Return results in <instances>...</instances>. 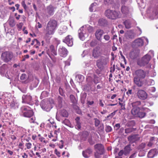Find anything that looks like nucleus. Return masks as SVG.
Returning <instances> with one entry per match:
<instances>
[{"mask_svg":"<svg viewBox=\"0 0 158 158\" xmlns=\"http://www.w3.org/2000/svg\"><path fill=\"white\" fill-rule=\"evenodd\" d=\"M104 32L103 30L101 29H98L96 31L95 35L97 39L99 40H102V37Z\"/></svg>","mask_w":158,"mask_h":158,"instance_id":"22","label":"nucleus"},{"mask_svg":"<svg viewBox=\"0 0 158 158\" xmlns=\"http://www.w3.org/2000/svg\"><path fill=\"white\" fill-rule=\"evenodd\" d=\"M132 94V89H129L128 91L126 92V94H127L128 95H131Z\"/></svg>","mask_w":158,"mask_h":158,"instance_id":"63","label":"nucleus"},{"mask_svg":"<svg viewBox=\"0 0 158 158\" xmlns=\"http://www.w3.org/2000/svg\"><path fill=\"white\" fill-rule=\"evenodd\" d=\"M94 148L96 151L95 156L97 158L99 157V155L103 154L104 149L103 146L101 144H98L94 146Z\"/></svg>","mask_w":158,"mask_h":158,"instance_id":"7","label":"nucleus"},{"mask_svg":"<svg viewBox=\"0 0 158 158\" xmlns=\"http://www.w3.org/2000/svg\"><path fill=\"white\" fill-rule=\"evenodd\" d=\"M59 54L61 56L65 57L68 53V51L67 49L63 46L60 47L58 50Z\"/></svg>","mask_w":158,"mask_h":158,"instance_id":"18","label":"nucleus"},{"mask_svg":"<svg viewBox=\"0 0 158 158\" xmlns=\"http://www.w3.org/2000/svg\"><path fill=\"white\" fill-rule=\"evenodd\" d=\"M131 151V148L130 146L129 145H127L124 148V154L125 155H126L127 154L129 153Z\"/></svg>","mask_w":158,"mask_h":158,"instance_id":"39","label":"nucleus"},{"mask_svg":"<svg viewBox=\"0 0 158 158\" xmlns=\"http://www.w3.org/2000/svg\"><path fill=\"white\" fill-rule=\"evenodd\" d=\"M144 41L143 38H139L135 40L134 44L136 47H140L143 45Z\"/></svg>","mask_w":158,"mask_h":158,"instance_id":"21","label":"nucleus"},{"mask_svg":"<svg viewBox=\"0 0 158 158\" xmlns=\"http://www.w3.org/2000/svg\"><path fill=\"white\" fill-rule=\"evenodd\" d=\"M135 94L138 98L141 100H145L148 97V94L146 91L141 89H138Z\"/></svg>","mask_w":158,"mask_h":158,"instance_id":"6","label":"nucleus"},{"mask_svg":"<svg viewBox=\"0 0 158 158\" xmlns=\"http://www.w3.org/2000/svg\"><path fill=\"white\" fill-rule=\"evenodd\" d=\"M92 152V150L91 149H88L85 151H83L82 152V155L84 157L88 158L90 156V155Z\"/></svg>","mask_w":158,"mask_h":158,"instance_id":"27","label":"nucleus"},{"mask_svg":"<svg viewBox=\"0 0 158 158\" xmlns=\"http://www.w3.org/2000/svg\"><path fill=\"white\" fill-rule=\"evenodd\" d=\"M89 135V133L87 131H84L82 132H81L79 133V135H81V137L82 138H86L87 137V136Z\"/></svg>","mask_w":158,"mask_h":158,"instance_id":"35","label":"nucleus"},{"mask_svg":"<svg viewBox=\"0 0 158 158\" xmlns=\"http://www.w3.org/2000/svg\"><path fill=\"white\" fill-rule=\"evenodd\" d=\"M22 6L23 7L24 9L26 10L27 9V7L25 4V2L24 1H23L21 3Z\"/></svg>","mask_w":158,"mask_h":158,"instance_id":"51","label":"nucleus"},{"mask_svg":"<svg viewBox=\"0 0 158 158\" xmlns=\"http://www.w3.org/2000/svg\"><path fill=\"white\" fill-rule=\"evenodd\" d=\"M135 77L143 79L146 76L147 72L142 69H138L135 71Z\"/></svg>","mask_w":158,"mask_h":158,"instance_id":"13","label":"nucleus"},{"mask_svg":"<svg viewBox=\"0 0 158 158\" xmlns=\"http://www.w3.org/2000/svg\"><path fill=\"white\" fill-rule=\"evenodd\" d=\"M114 127L116 130H117L120 127V124L119 123L116 124L115 125Z\"/></svg>","mask_w":158,"mask_h":158,"instance_id":"55","label":"nucleus"},{"mask_svg":"<svg viewBox=\"0 0 158 158\" xmlns=\"http://www.w3.org/2000/svg\"><path fill=\"white\" fill-rule=\"evenodd\" d=\"M139 53V51L138 50H134L131 52L129 54V56L132 59L137 58Z\"/></svg>","mask_w":158,"mask_h":158,"instance_id":"20","label":"nucleus"},{"mask_svg":"<svg viewBox=\"0 0 158 158\" xmlns=\"http://www.w3.org/2000/svg\"><path fill=\"white\" fill-rule=\"evenodd\" d=\"M141 104V102L140 101H137L132 103V105L133 108H135L136 107H138V106Z\"/></svg>","mask_w":158,"mask_h":158,"instance_id":"42","label":"nucleus"},{"mask_svg":"<svg viewBox=\"0 0 158 158\" xmlns=\"http://www.w3.org/2000/svg\"><path fill=\"white\" fill-rule=\"evenodd\" d=\"M60 115L63 117H67L68 116V113L65 110H62L60 112Z\"/></svg>","mask_w":158,"mask_h":158,"instance_id":"37","label":"nucleus"},{"mask_svg":"<svg viewBox=\"0 0 158 158\" xmlns=\"http://www.w3.org/2000/svg\"><path fill=\"white\" fill-rule=\"evenodd\" d=\"M5 73V69L4 68V66H2L0 69V73L1 75H3Z\"/></svg>","mask_w":158,"mask_h":158,"instance_id":"47","label":"nucleus"},{"mask_svg":"<svg viewBox=\"0 0 158 158\" xmlns=\"http://www.w3.org/2000/svg\"><path fill=\"white\" fill-rule=\"evenodd\" d=\"M59 92L60 94L63 96H65V95L64 93L63 89L60 87L59 89Z\"/></svg>","mask_w":158,"mask_h":158,"instance_id":"48","label":"nucleus"},{"mask_svg":"<svg viewBox=\"0 0 158 158\" xmlns=\"http://www.w3.org/2000/svg\"><path fill=\"white\" fill-rule=\"evenodd\" d=\"M125 36L127 39H132L134 38V35L133 33L128 32L125 34Z\"/></svg>","mask_w":158,"mask_h":158,"instance_id":"34","label":"nucleus"},{"mask_svg":"<svg viewBox=\"0 0 158 158\" xmlns=\"http://www.w3.org/2000/svg\"><path fill=\"white\" fill-rule=\"evenodd\" d=\"M108 61V59L105 57H102L98 60L97 62V65L100 69H102L104 65H106Z\"/></svg>","mask_w":158,"mask_h":158,"instance_id":"9","label":"nucleus"},{"mask_svg":"<svg viewBox=\"0 0 158 158\" xmlns=\"http://www.w3.org/2000/svg\"><path fill=\"white\" fill-rule=\"evenodd\" d=\"M94 119L95 120V125L96 127H98L100 124V121L97 118H94Z\"/></svg>","mask_w":158,"mask_h":158,"instance_id":"45","label":"nucleus"},{"mask_svg":"<svg viewBox=\"0 0 158 158\" xmlns=\"http://www.w3.org/2000/svg\"><path fill=\"white\" fill-rule=\"evenodd\" d=\"M58 100L59 104H60L62 102V98L60 96H59L58 97Z\"/></svg>","mask_w":158,"mask_h":158,"instance_id":"61","label":"nucleus"},{"mask_svg":"<svg viewBox=\"0 0 158 158\" xmlns=\"http://www.w3.org/2000/svg\"><path fill=\"white\" fill-rule=\"evenodd\" d=\"M54 153L58 157H59L60 156V153L58 151L57 149H55V150Z\"/></svg>","mask_w":158,"mask_h":158,"instance_id":"53","label":"nucleus"},{"mask_svg":"<svg viewBox=\"0 0 158 158\" xmlns=\"http://www.w3.org/2000/svg\"><path fill=\"white\" fill-rule=\"evenodd\" d=\"M22 157L23 158H28V156L26 153H24L22 155Z\"/></svg>","mask_w":158,"mask_h":158,"instance_id":"64","label":"nucleus"},{"mask_svg":"<svg viewBox=\"0 0 158 158\" xmlns=\"http://www.w3.org/2000/svg\"><path fill=\"white\" fill-rule=\"evenodd\" d=\"M13 57L12 52H6L2 53L1 58L5 62H7L10 61Z\"/></svg>","mask_w":158,"mask_h":158,"instance_id":"8","label":"nucleus"},{"mask_svg":"<svg viewBox=\"0 0 158 158\" xmlns=\"http://www.w3.org/2000/svg\"><path fill=\"white\" fill-rule=\"evenodd\" d=\"M156 143L157 145H158V141L157 139H151L148 144L147 145L149 147H151L153 145Z\"/></svg>","mask_w":158,"mask_h":158,"instance_id":"30","label":"nucleus"},{"mask_svg":"<svg viewBox=\"0 0 158 158\" xmlns=\"http://www.w3.org/2000/svg\"><path fill=\"white\" fill-rule=\"evenodd\" d=\"M157 155L156 150L152 149L150 150L148 152V156L149 158H152Z\"/></svg>","mask_w":158,"mask_h":158,"instance_id":"24","label":"nucleus"},{"mask_svg":"<svg viewBox=\"0 0 158 158\" xmlns=\"http://www.w3.org/2000/svg\"><path fill=\"white\" fill-rule=\"evenodd\" d=\"M27 149H29L31 148V144L30 143H26L25 144Z\"/></svg>","mask_w":158,"mask_h":158,"instance_id":"58","label":"nucleus"},{"mask_svg":"<svg viewBox=\"0 0 158 158\" xmlns=\"http://www.w3.org/2000/svg\"><path fill=\"white\" fill-rule=\"evenodd\" d=\"M23 25V23H20L17 24V26L18 28L20 29L22 28Z\"/></svg>","mask_w":158,"mask_h":158,"instance_id":"54","label":"nucleus"},{"mask_svg":"<svg viewBox=\"0 0 158 158\" xmlns=\"http://www.w3.org/2000/svg\"><path fill=\"white\" fill-rule=\"evenodd\" d=\"M47 53L52 58L51 55L53 56H56L57 55L56 48H55L53 45H51L47 51Z\"/></svg>","mask_w":158,"mask_h":158,"instance_id":"15","label":"nucleus"},{"mask_svg":"<svg viewBox=\"0 0 158 158\" xmlns=\"http://www.w3.org/2000/svg\"><path fill=\"white\" fill-rule=\"evenodd\" d=\"M5 101V102L10 105L11 108L16 109L18 108L17 103L12 97L8 99H6Z\"/></svg>","mask_w":158,"mask_h":158,"instance_id":"12","label":"nucleus"},{"mask_svg":"<svg viewBox=\"0 0 158 158\" xmlns=\"http://www.w3.org/2000/svg\"><path fill=\"white\" fill-rule=\"evenodd\" d=\"M144 80L143 79L135 77L134 79V83L139 87H141L144 84Z\"/></svg>","mask_w":158,"mask_h":158,"instance_id":"16","label":"nucleus"},{"mask_svg":"<svg viewBox=\"0 0 158 158\" xmlns=\"http://www.w3.org/2000/svg\"><path fill=\"white\" fill-rule=\"evenodd\" d=\"M138 114L136 117H138L141 118L144 117L146 115V113H145L140 112V111H139Z\"/></svg>","mask_w":158,"mask_h":158,"instance_id":"40","label":"nucleus"},{"mask_svg":"<svg viewBox=\"0 0 158 158\" xmlns=\"http://www.w3.org/2000/svg\"><path fill=\"white\" fill-rule=\"evenodd\" d=\"M26 74L24 73L20 77V79L21 80H24L26 78Z\"/></svg>","mask_w":158,"mask_h":158,"instance_id":"60","label":"nucleus"},{"mask_svg":"<svg viewBox=\"0 0 158 158\" xmlns=\"http://www.w3.org/2000/svg\"><path fill=\"white\" fill-rule=\"evenodd\" d=\"M106 16L108 18L111 19H115L117 18H120L119 14L115 11L107 10L105 12Z\"/></svg>","mask_w":158,"mask_h":158,"instance_id":"4","label":"nucleus"},{"mask_svg":"<svg viewBox=\"0 0 158 158\" xmlns=\"http://www.w3.org/2000/svg\"><path fill=\"white\" fill-rule=\"evenodd\" d=\"M85 31L84 29V27H81L78 31L79 37L80 39L82 40L85 39V37L88 36L87 34H86Z\"/></svg>","mask_w":158,"mask_h":158,"instance_id":"14","label":"nucleus"},{"mask_svg":"<svg viewBox=\"0 0 158 158\" xmlns=\"http://www.w3.org/2000/svg\"><path fill=\"white\" fill-rule=\"evenodd\" d=\"M140 109L139 107H136L133 108L131 110V113L132 114L136 117L138 114V113L140 111Z\"/></svg>","mask_w":158,"mask_h":158,"instance_id":"29","label":"nucleus"},{"mask_svg":"<svg viewBox=\"0 0 158 158\" xmlns=\"http://www.w3.org/2000/svg\"><path fill=\"white\" fill-rule=\"evenodd\" d=\"M56 132L55 131L54 133H53V134L54 135H53V134L52 132H50L49 135L48 136L49 138H51L52 137H54L55 138H57V134H56Z\"/></svg>","mask_w":158,"mask_h":158,"instance_id":"43","label":"nucleus"},{"mask_svg":"<svg viewBox=\"0 0 158 158\" xmlns=\"http://www.w3.org/2000/svg\"><path fill=\"white\" fill-rule=\"evenodd\" d=\"M87 84L86 86L88 88H90L93 85V81L96 84L99 82L98 78L96 75H94L93 77L90 76H88L86 78Z\"/></svg>","mask_w":158,"mask_h":158,"instance_id":"5","label":"nucleus"},{"mask_svg":"<svg viewBox=\"0 0 158 158\" xmlns=\"http://www.w3.org/2000/svg\"><path fill=\"white\" fill-rule=\"evenodd\" d=\"M23 103H27L30 105H32L34 103L32 100L31 96L29 94L24 95L22 97Z\"/></svg>","mask_w":158,"mask_h":158,"instance_id":"11","label":"nucleus"},{"mask_svg":"<svg viewBox=\"0 0 158 158\" xmlns=\"http://www.w3.org/2000/svg\"><path fill=\"white\" fill-rule=\"evenodd\" d=\"M64 142L63 140H61L58 143V145H59V148L61 149L62 148L64 147Z\"/></svg>","mask_w":158,"mask_h":158,"instance_id":"46","label":"nucleus"},{"mask_svg":"<svg viewBox=\"0 0 158 158\" xmlns=\"http://www.w3.org/2000/svg\"><path fill=\"white\" fill-rule=\"evenodd\" d=\"M121 10L122 13L125 15H127L130 13V8L127 6L123 5L122 6Z\"/></svg>","mask_w":158,"mask_h":158,"instance_id":"19","label":"nucleus"},{"mask_svg":"<svg viewBox=\"0 0 158 158\" xmlns=\"http://www.w3.org/2000/svg\"><path fill=\"white\" fill-rule=\"evenodd\" d=\"M73 37L70 35L67 36L63 40V42L66 43L69 46H72L73 45Z\"/></svg>","mask_w":158,"mask_h":158,"instance_id":"17","label":"nucleus"},{"mask_svg":"<svg viewBox=\"0 0 158 158\" xmlns=\"http://www.w3.org/2000/svg\"><path fill=\"white\" fill-rule=\"evenodd\" d=\"M97 44L96 42L95 41H92L90 43V45L92 47H94Z\"/></svg>","mask_w":158,"mask_h":158,"instance_id":"62","label":"nucleus"},{"mask_svg":"<svg viewBox=\"0 0 158 158\" xmlns=\"http://www.w3.org/2000/svg\"><path fill=\"white\" fill-rule=\"evenodd\" d=\"M151 58V56L147 54L138 61L137 64L140 67L144 66L148 63Z\"/></svg>","mask_w":158,"mask_h":158,"instance_id":"2","label":"nucleus"},{"mask_svg":"<svg viewBox=\"0 0 158 158\" xmlns=\"http://www.w3.org/2000/svg\"><path fill=\"white\" fill-rule=\"evenodd\" d=\"M97 3H92L90 6L89 8V10L91 12H93L94 9L96 8Z\"/></svg>","mask_w":158,"mask_h":158,"instance_id":"41","label":"nucleus"},{"mask_svg":"<svg viewBox=\"0 0 158 158\" xmlns=\"http://www.w3.org/2000/svg\"><path fill=\"white\" fill-rule=\"evenodd\" d=\"M56 8L52 5L47 6L45 10V12L46 16L49 17L54 14Z\"/></svg>","mask_w":158,"mask_h":158,"instance_id":"10","label":"nucleus"},{"mask_svg":"<svg viewBox=\"0 0 158 158\" xmlns=\"http://www.w3.org/2000/svg\"><path fill=\"white\" fill-rule=\"evenodd\" d=\"M112 130L111 127L109 126H106V131L107 132H109Z\"/></svg>","mask_w":158,"mask_h":158,"instance_id":"52","label":"nucleus"},{"mask_svg":"<svg viewBox=\"0 0 158 158\" xmlns=\"http://www.w3.org/2000/svg\"><path fill=\"white\" fill-rule=\"evenodd\" d=\"M94 141L95 139H89L88 141L91 144L93 145L95 143Z\"/></svg>","mask_w":158,"mask_h":158,"instance_id":"56","label":"nucleus"},{"mask_svg":"<svg viewBox=\"0 0 158 158\" xmlns=\"http://www.w3.org/2000/svg\"><path fill=\"white\" fill-rule=\"evenodd\" d=\"M31 118L29 119V121L31 123H34L35 120V118L34 117L32 116L30 117Z\"/></svg>","mask_w":158,"mask_h":158,"instance_id":"57","label":"nucleus"},{"mask_svg":"<svg viewBox=\"0 0 158 158\" xmlns=\"http://www.w3.org/2000/svg\"><path fill=\"white\" fill-rule=\"evenodd\" d=\"M76 79L79 82H81L83 81L84 79V77L81 75H77L76 76Z\"/></svg>","mask_w":158,"mask_h":158,"instance_id":"33","label":"nucleus"},{"mask_svg":"<svg viewBox=\"0 0 158 158\" xmlns=\"http://www.w3.org/2000/svg\"><path fill=\"white\" fill-rule=\"evenodd\" d=\"M57 26V22L55 20L50 19L47 23L45 29L46 36H48L53 35Z\"/></svg>","mask_w":158,"mask_h":158,"instance_id":"1","label":"nucleus"},{"mask_svg":"<svg viewBox=\"0 0 158 158\" xmlns=\"http://www.w3.org/2000/svg\"><path fill=\"white\" fill-rule=\"evenodd\" d=\"M9 25L11 27H13L15 25L16 23L15 20L14 18L12 16H10L8 21Z\"/></svg>","mask_w":158,"mask_h":158,"instance_id":"25","label":"nucleus"},{"mask_svg":"<svg viewBox=\"0 0 158 158\" xmlns=\"http://www.w3.org/2000/svg\"><path fill=\"white\" fill-rule=\"evenodd\" d=\"M46 102L44 100L41 101L40 102V106L42 108L47 111H49L50 110V107H45Z\"/></svg>","mask_w":158,"mask_h":158,"instance_id":"26","label":"nucleus"},{"mask_svg":"<svg viewBox=\"0 0 158 158\" xmlns=\"http://www.w3.org/2000/svg\"><path fill=\"white\" fill-rule=\"evenodd\" d=\"M103 38L107 41H109L110 38V37L108 35H106L104 36Z\"/></svg>","mask_w":158,"mask_h":158,"instance_id":"50","label":"nucleus"},{"mask_svg":"<svg viewBox=\"0 0 158 158\" xmlns=\"http://www.w3.org/2000/svg\"><path fill=\"white\" fill-rule=\"evenodd\" d=\"M87 29L89 33L92 32L94 30L93 28L89 26L87 27Z\"/></svg>","mask_w":158,"mask_h":158,"instance_id":"49","label":"nucleus"},{"mask_svg":"<svg viewBox=\"0 0 158 158\" xmlns=\"http://www.w3.org/2000/svg\"><path fill=\"white\" fill-rule=\"evenodd\" d=\"M76 125L75 126V128L77 129H79L81 128V123L80 122V119L79 117H77L75 119Z\"/></svg>","mask_w":158,"mask_h":158,"instance_id":"28","label":"nucleus"},{"mask_svg":"<svg viewBox=\"0 0 158 158\" xmlns=\"http://www.w3.org/2000/svg\"><path fill=\"white\" fill-rule=\"evenodd\" d=\"M62 123L70 127H73L72 124H70L69 121L68 119H65V120L63 121Z\"/></svg>","mask_w":158,"mask_h":158,"instance_id":"38","label":"nucleus"},{"mask_svg":"<svg viewBox=\"0 0 158 158\" xmlns=\"http://www.w3.org/2000/svg\"><path fill=\"white\" fill-rule=\"evenodd\" d=\"M21 112L24 117L30 118L33 114V112L30 108L27 106H23L20 108Z\"/></svg>","mask_w":158,"mask_h":158,"instance_id":"3","label":"nucleus"},{"mask_svg":"<svg viewBox=\"0 0 158 158\" xmlns=\"http://www.w3.org/2000/svg\"><path fill=\"white\" fill-rule=\"evenodd\" d=\"M154 84V81L152 79L148 80V81L147 83V85H153Z\"/></svg>","mask_w":158,"mask_h":158,"instance_id":"44","label":"nucleus"},{"mask_svg":"<svg viewBox=\"0 0 158 158\" xmlns=\"http://www.w3.org/2000/svg\"><path fill=\"white\" fill-rule=\"evenodd\" d=\"M123 23L125 26L126 28L127 29H129L131 27V21L129 20H127L123 22Z\"/></svg>","mask_w":158,"mask_h":158,"instance_id":"32","label":"nucleus"},{"mask_svg":"<svg viewBox=\"0 0 158 158\" xmlns=\"http://www.w3.org/2000/svg\"><path fill=\"white\" fill-rule=\"evenodd\" d=\"M101 52L99 48H96L94 49L92 55L95 58H97L100 55Z\"/></svg>","mask_w":158,"mask_h":158,"instance_id":"23","label":"nucleus"},{"mask_svg":"<svg viewBox=\"0 0 158 158\" xmlns=\"http://www.w3.org/2000/svg\"><path fill=\"white\" fill-rule=\"evenodd\" d=\"M67 27L65 26H61L59 30V33L60 35H62L65 33L67 30Z\"/></svg>","mask_w":158,"mask_h":158,"instance_id":"31","label":"nucleus"},{"mask_svg":"<svg viewBox=\"0 0 158 158\" xmlns=\"http://www.w3.org/2000/svg\"><path fill=\"white\" fill-rule=\"evenodd\" d=\"M145 146V144L144 143H142L139 146V148L141 149H143L144 148Z\"/></svg>","mask_w":158,"mask_h":158,"instance_id":"59","label":"nucleus"},{"mask_svg":"<svg viewBox=\"0 0 158 158\" xmlns=\"http://www.w3.org/2000/svg\"><path fill=\"white\" fill-rule=\"evenodd\" d=\"M135 131V129L132 127L126 128L125 130V133L126 134L130 133Z\"/></svg>","mask_w":158,"mask_h":158,"instance_id":"36","label":"nucleus"}]
</instances>
